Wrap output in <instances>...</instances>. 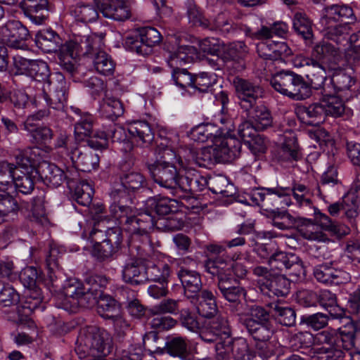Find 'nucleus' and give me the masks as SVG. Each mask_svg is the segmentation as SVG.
I'll use <instances>...</instances> for the list:
<instances>
[{
	"label": "nucleus",
	"mask_w": 360,
	"mask_h": 360,
	"mask_svg": "<svg viewBox=\"0 0 360 360\" xmlns=\"http://www.w3.org/2000/svg\"><path fill=\"white\" fill-rule=\"evenodd\" d=\"M110 195L112 200L109 207L112 217L131 234L132 241L140 240L143 244L150 245L149 231L153 227L151 213L145 212L134 215L129 205L131 198L121 188H112Z\"/></svg>",
	"instance_id": "obj_1"
},
{
	"label": "nucleus",
	"mask_w": 360,
	"mask_h": 360,
	"mask_svg": "<svg viewBox=\"0 0 360 360\" xmlns=\"http://www.w3.org/2000/svg\"><path fill=\"white\" fill-rule=\"evenodd\" d=\"M127 131L130 135L128 138L127 130L122 126L112 124L108 131L102 132L98 137L101 141L96 144L93 140L89 141L91 147L105 148L107 146V139L110 138L112 141L119 144V149L127 153L130 152L134 145L140 147H148L154 140L155 134L150 124L143 120H136L128 124Z\"/></svg>",
	"instance_id": "obj_2"
},
{
	"label": "nucleus",
	"mask_w": 360,
	"mask_h": 360,
	"mask_svg": "<svg viewBox=\"0 0 360 360\" xmlns=\"http://www.w3.org/2000/svg\"><path fill=\"white\" fill-rule=\"evenodd\" d=\"M29 77L43 83L42 94L47 105L57 110H63L68 101L69 85L62 73L56 72L51 76L47 63L35 60Z\"/></svg>",
	"instance_id": "obj_3"
},
{
	"label": "nucleus",
	"mask_w": 360,
	"mask_h": 360,
	"mask_svg": "<svg viewBox=\"0 0 360 360\" xmlns=\"http://www.w3.org/2000/svg\"><path fill=\"white\" fill-rule=\"evenodd\" d=\"M112 348V338L105 329L96 326L80 329L75 347L79 358L105 356L110 353Z\"/></svg>",
	"instance_id": "obj_4"
},
{
	"label": "nucleus",
	"mask_w": 360,
	"mask_h": 360,
	"mask_svg": "<svg viewBox=\"0 0 360 360\" xmlns=\"http://www.w3.org/2000/svg\"><path fill=\"white\" fill-rule=\"evenodd\" d=\"M270 84L276 91L295 101L310 98L314 90L308 80L292 71L276 73L271 77Z\"/></svg>",
	"instance_id": "obj_5"
},
{
	"label": "nucleus",
	"mask_w": 360,
	"mask_h": 360,
	"mask_svg": "<svg viewBox=\"0 0 360 360\" xmlns=\"http://www.w3.org/2000/svg\"><path fill=\"white\" fill-rule=\"evenodd\" d=\"M314 341L328 345L326 348V358L321 357L319 360H341L344 358V350L348 351L354 347L355 333L353 329L347 330L346 328L338 330H326L317 333Z\"/></svg>",
	"instance_id": "obj_6"
},
{
	"label": "nucleus",
	"mask_w": 360,
	"mask_h": 360,
	"mask_svg": "<svg viewBox=\"0 0 360 360\" xmlns=\"http://www.w3.org/2000/svg\"><path fill=\"white\" fill-rule=\"evenodd\" d=\"M316 193H292L295 200V204L300 208L304 213L307 215H315L316 224L324 231L330 232L331 234L338 238H342L348 235L350 229L342 224L333 221L328 215L321 213L317 210L311 199L313 195H318L320 198L323 196L321 187H316Z\"/></svg>",
	"instance_id": "obj_7"
},
{
	"label": "nucleus",
	"mask_w": 360,
	"mask_h": 360,
	"mask_svg": "<svg viewBox=\"0 0 360 360\" xmlns=\"http://www.w3.org/2000/svg\"><path fill=\"white\" fill-rule=\"evenodd\" d=\"M238 321L250 336L257 338H267L271 333L274 332L269 311L257 304H247L246 313L239 315Z\"/></svg>",
	"instance_id": "obj_8"
},
{
	"label": "nucleus",
	"mask_w": 360,
	"mask_h": 360,
	"mask_svg": "<svg viewBox=\"0 0 360 360\" xmlns=\"http://www.w3.org/2000/svg\"><path fill=\"white\" fill-rule=\"evenodd\" d=\"M161 34L153 27H142L136 30L134 35L126 37L124 45L126 49L140 55H148L151 48L161 41Z\"/></svg>",
	"instance_id": "obj_9"
},
{
	"label": "nucleus",
	"mask_w": 360,
	"mask_h": 360,
	"mask_svg": "<svg viewBox=\"0 0 360 360\" xmlns=\"http://www.w3.org/2000/svg\"><path fill=\"white\" fill-rule=\"evenodd\" d=\"M233 85L243 110H249L253 108L257 103H260V99L264 96L263 88L249 79L236 77L233 79Z\"/></svg>",
	"instance_id": "obj_10"
},
{
	"label": "nucleus",
	"mask_w": 360,
	"mask_h": 360,
	"mask_svg": "<svg viewBox=\"0 0 360 360\" xmlns=\"http://www.w3.org/2000/svg\"><path fill=\"white\" fill-rule=\"evenodd\" d=\"M30 38L29 30L19 20H10L0 25V40L10 48L27 50Z\"/></svg>",
	"instance_id": "obj_11"
},
{
	"label": "nucleus",
	"mask_w": 360,
	"mask_h": 360,
	"mask_svg": "<svg viewBox=\"0 0 360 360\" xmlns=\"http://www.w3.org/2000/svg\"><path fill=\"white\" fill-rule=\"evenodd\" d=\"M148 169L155 183L168 190L175 196V186L178 177L179 170L177 166L148 164Z\"/></svg>",
	"instance_id": "obj_12"
},
{
	"label": "nucleus",
	"mask_w": 360,
	"mask_h": 360,
	"mask_svg": "<svg viewBox=\"0 0 360 360\" xmlns=\"http://www.w3.org/2000/svg\"><path fill=\"white\" fill-rule=\"evenodd\" d=\"M271 270H276L280 273L287 271L290 274L300 275L303 271L302 260L295 254L276 251L271 255L268 260Z\"/></svg>",
	"instance_id": "obj_13"
},
{
	"label": "nucleus",
	"mask_w": 360,
	"mask_h": 360,
	"mask_svg": "<svg viewBox=\"0 0 360 360\" xmlns=\"http://www.w3.org/2000/svg\"><path fill=\"white\" fill-rule=\"evenodd\" d=\"M98 10L103 17L118 22H124L131 18V10L124 0H96Z\"/></svg>",
	"instance_id": "obj_14"
},
{
	"label": "nucleus",
	"mask_w": 360,
	"mask_h": 360,
	"mask_svg": "<svg viewBox=\"0 0 360 360\" xmlns=\"http://www.w3.org/2000/svg\"><path fill=\"white\" fill-rule=\"evenodd\" d=\"M58 63L63 70L73 76L77 70V58L82 55L78 42L67 41L58 48Z\"/></svg>",
	"instance_id": "obj_15"
},
{
	"label": "nucleus",
	"mask_w": 360,
	"mask_h": 360,
	"mask_svg": "<svg viewBox=\"0 0 360 360\" xmlns=\"http://www.w3.org/2000/svg\"><path fill=\"white\" fill-rule=\"evenodd\" d=\"M187 300L202 317L212 318L218 311L215 297L212 292L207 289L202 290L198 295H188Z\"/></svg>",
	"instance_id": "obj_16"
},
{
	"label": "nucleus",
	"mask_w": 360,
	"mask_h": 360,
	"mask_svg": "<svg viewBox=\"0 0 360 360\" xmlns=\"http://www.w3.org/2000/svg\"><path fill=\"white\" fill-rule=\"evenodd\" d=\"M332 265V262L324 263L314 268L313 274L318 282L326 285H339L348 280V274L345 271Z\"/></svg>",
	"instance_id": "obj_17"
},
{
	"label": "nucleus",
	"mask_w": 360,
	"mask_h": 360,
	"mask_svg": "<svg viewBox=\"0 0 360 360\" xmlns=\"http://www.w3.org/2000/svg\"><path fill=\"white\" fill-rule=\"evenodd\" d=\"M97 311L103 319L112 320L113 323L124 324L129 327V325L120 315V305L111 296L103 294L99 296L97 302Z\"/></svg>",
	"instance_id": "obj_18"
},
{
	"label": "nucleus",
	"mask_w": 360,
	"mask_h": 360,
	"mask_svg": "<svg viewBox=\"0 0 360 360\" xmlns=\"http://www.w3.org/2000/svg\"><path fill=\"white\" fill-rule=\"evenodd\" d=\"M36 174L48 186L56 188L65 181V172L54 164L44 161L34 169Z\"/></svg>",
	"instance_id": "obj_19"
},
{
	"label": "nucleus",
	"mask_w": 360,
	"mask_h": 360,
	"mask_svg": "<svg viewBox=\"0 0 360 360\" xmlns=\"http://www.w3.org/2000/svg\"><path fill=\"white\" fill-rule=\"evenodd\" d=\"M70 159L75 168L90 172L98 166L99 157L89 148H75L70 152Z\"/></svg>",
	"instance_id": "obj_20"
},
{
	"label": "nucleus",
	"mask_w": 360,
	"mask_h": 360,
	"mask_svg": "<svg viewBox=\"0 0 360 360\" xmlns=\"http://www.w3.org/2000/svg\"><path fill=\"white\" fill-rule=\"evenodd\" d=\"M48 0H22L20 8L25 15L37 25L43 24L48 13Z\"/></svg>",
	"instance_id": "obj_21"
},
{
	"label": "nucleus",
	"mask_w": 360,
	"mask_h": 360,
	"mask_svg": "<svg viewBox=\"0 0 360 360\" xmlns=\"http://www.w3.org/2000/svg\"><path fill=\"white\" fill-rule=\"evenodd\" d=\"M319 25L321 31L325 37L335 41L337 44H342L343 41L348 42L347 37L351 31L349 24L320 18Z\"/></svg>",
	"instance_id": "obj_22"
},
{
	"label": "nucleus",
	"mask_w": 360,
	"mask_h": 360,
	"mask_svg": "<svg viewBox=\"0 0 360 360\" xmlns=\"http://www.w3.org/2000/svg\"><path fill=\"white\" fill-rule=\"evenodd\" d=\"M319 25L321 31L325 37L335 41L337 44H342L343 41L348 42L347 37L351 31L349 24L320 18Z\"/></svg>",
	"instance_id": "obj_23"
},
{
	"label": "nucleus",
	"mask_w": 360,
	"mask_h": 360,
	"mask_svg": "<svg viewBox=\"0 0 360 360\" xmlns=\"http://www.w3.org/2000/svg\"><path fill=\"white\" fill-rule=\"evenodd\" d=\"M321 19L341 22L346 21L345 24H351L356 20L352 8L343 4H332L324 7L322 11Z\"/></svg>",
	"instance_id": "obj_24"
},
{
	"label": "nucleus",
	"mask_w": 360,
	"mask_h": 360,
	"mask_svg": "<svg viewBox=\"0 0 360 360\" xmlns=\"http://www.w3.org/2000/svg\"><path fill=\"white\" fill-rule=\"evenodd\" d=\"M146 266L141 260L136 258L129 259L123 266L122 278L125 283L131 285H139L146 281Z\"/></svg>",
	"instance_id": "obj_25"
},
{
	"label": "nucleus",
	"mask_w": 360,
	"mask_h": 360,
	"mask_svg": "<svg viewBox=\"0 0 360 360\" xmlns=\"http://www.w3.org/2000/svg\"><path fill=\"white\" fill-rule=\"evenodd\" d=\"M218 162H228L237 158L240 153L241 142L236 139H222L213 145Z\"/></svg>",
	"instance_id": "obj_26"
},
{
	"label": "nucleus",
	"mask_w": 360,
	"mask_h": 360,
	"mask_svg": "<svg viewBox=\"0 0 360 360\" xmlns=\"http://www.w3.org/2000/svg\"><path fill=\"white\" fill-rule=\"evenodd\" d=\"M271 213L273 214V225L281 230H287L313 224L311 219L294 217L288 212L279 211L278 209H276V210L273 211Z\"/></svg>",
	"instance_id": "obj_27"
},
{
	"label": "nucleus",
	"mask_w": 360,
	"mask_h": 360,
	"mask_svg": "<svg viewBox=\"0 0 360 360\" xmlns=\"http://www.w3.org/2000/svg\"><path fill=\"white\" fill-rule=\"evenodd\" d=\"M164 349L170 356L179 357L182 360H193V356L188 348V340L186 338L181 336L172 337L166 342L165 347H156L153 352L162 354Z\"/></svg>",
	"instance_id": "obj_28"
},
{
	"label": "nucleus",
	"mask_w": 360,
	"mask_h": 360,
	"mask_svg": "<svg viewBox=\"0 0 360 360\" xmlns=\"http://www.w3.org/2000/svg\"><path fill=\"white\" fill-rule=\"evenodd\" d=\"M122 241V231L119 227L108 229L105 231V238L102 240L98 250V258L101 260L110 258L120 248Z\"/></svg>",
	"instance_id": "obj_29"
},
{
	"label": "nucleus",
	"mask_w": 360,
	"mask_h": 360,
	"mask_svg": "<svg viewBox=\"0 0 360 360\" xmlns=\"http://www.w3.org/2000/svg\"><path fill=\"white\" fill-rule=\"evenodd\" d=\"M120 180V185L114 188H121L126 191L129 196L131 193H134L143 188L146 184V178L141 173L134 169L126 170L124 167L122 169Z\"/></svg>",
	"instance_id": "obj_30"
},
{
	"label": "nucleus",
	"mask_w": 360,
	"mask_h": 360,
	"mask_svg": "<svg viewBox=\"0 0 360 360\" xmlns=\"http://www.w3.org/2000/svg\"><path fill=\"white\" fill-rule=\"evenodd\" d=\"M177 276L182 284L186 299L188 295H198L202 290L201 277L197 271L180 266Z\"/></svg>",
	"instance_id": "obj_31"
},
{
	"label": "nucleus",
	"mask_w": 360,
	"mask_h": 360,
	"mask_svg": "<svg viewBox=\"0 0 360 360\" xmlns=\"http://www.w3.org/2000/svg\"><path fill=\"white\" fill-rule=\"evenodd\" d=\"M67 293L70 296H76L78 307L90 308L97 304L99 296L93 292L92 289H87L82 283L75 281L67 286Z\"/></svg>",
	"instance_id": "obj_32"
},
{
	"label": "nucleus",
	"mask_w": 360,
	"mask_h": 360,
	"mask_svg": "<svg viewBox=\"0 0 360 360\" xmlns=\"http://www.w3.org/2000/svg\"><path fill=\"white\" fill-rule=\"evenodd\" d=\"M321 101L313 103L299 109V117L302 122L310 126H318L323 123L326 118V111Z\"/></svg>",
	"instance_id": "obj_33"
},
{
	"label": "nucleus",
	"mask_w": 360,
	"mask_h": 360,
	"mask_svg": "<svg viewBox=\"0 0 360 360\" xmlns=\"http://www.w3.org/2000/svg\"><path fill=\"white\" fill-rule=\"evenodd\" d=\"M354 197L352 193L345 194L341 200L330 205L328 207V211L332 217L338 216L340 212H343L349 219L356 217L360 212L357 205H355L352 200Z\"/></svg>",
	"instance_id": "obj_34"
},
{
	"label": "nucleus",
	"mask_w": 360,
	"mask_h": 360,
	"mask_svg": "<svg viewBox=\"0 0 360 360\" xmlns=\"http://www.w3.org/2000/svg\"><path fill=\"white\" fill-rule=\"evenodd\" d=\"M243 111L246 112L248 119L255 124L257 129L263 131L272 124L271 112L261 101L249 110Z\"/></svg>",
	"instance_id": "obj_35"
},
{
	"label": "nucleus",
	"mask_w": 360,
	"mask_h": 360,
	"mask_svg": "<svg viewBox=\"0 0 360 360\" xmlns=\"http://www.w3.org/2000/svg\"><path fill=\"white\" fill-rule=\"evenodd\" d=\"M174 141L162 139L155 150L156 160L153 164L177 166L176 147Z\"/></svg>",
	"instance_id": "obj_36"
},
{
	"label": "nucleus",
	"mask_w": 360,
	"mask_h": 360,
	"mask_svg": "<svg viewBox=\"0 0 360 360\" xmlns=\"http://www.w3.org/2000/svg\"><path fill=\"white\" fill-rule=\"evenodd\" d=\"M229 261H231L229 259V255L226 257H217L213 259H208L205 262L204 268L206 272L217 278V282H221L230 278Z\"/></svg>",
	"instance_id": "obj_37"
},
{
	"label": "nucleus",
	"mask_w": 360,
	"mask_h": 360,
	"mask_svg": "<svg viewBox=\"0 0 360 360\" xmlns=\"http://www.w3.org/2000/svg\"><path fill=\"white\" fill-rule=\"evenodd\" d=\"M81 54L90 59L97 56L100 52H103V36L102 34H93L84 36L78 42Z\"/></svg>",
	"instance_id": "obj_38"
},
{
	"label": "nucleus",
	"mask_w": 360,
	"mask_h": 360,
	"mask_svg": "<svg viewBox=\"0 0 360 360\" xmlns=\"http://www.w3.org/2000/svg\"><path fill=\"white\" fill-rule=\"evenodd\" d=\"M221 132L219 128L211 123H202L194 127L190 131V137L192 140L204 143L209 140L212 142H217Z\"/></svg>",
	"instance_id": "obj_39"
},
{
	"label": "nucleus",
	"mask_w": 360,
	"mask_h": 360,
	"mask_svg": "<svg viewBox=\"0 0 360 360\" xmlns=\"http://www.w3.org/2000/svg\"><path fill=\"white\" fill-rule=\"evenodd\" d=\"M73 111L79 117L75 123V135L76 139L82 140L84 137L91 136L93 134L94 117L88 113H82L80 109L72 108Z\"/></svg>",
	"instance_id": "obj_40"
},
{
	"label": "nucleus",
	"mask_w": 360,
	"mask_h": 360,
	"mask_svg": "<svg viewBox=\"0 0 360 360\" xmlns=\"http://www.w3.org/2000/svg\"><path fill=\"white\" fill-rule=\"evenodd\" d=\"M37 46L44 52H56L60 44L59 35L51 30H44L39 32L35 37Z\"/></svg>",
	"instance_id": "obj_41"
},
{
	"label": "nucleus",
	"mask_w": 360,
	"mask_h": 360,
	"mask_svg": "<svg viewBox=\"0 0 360 360\" xmlns=\"http://www.w3.org/2000/svg\"><path fill=\"white\" fill-rule=\"evenodd\" d=\"M265 289H262L261 292L268 296L275 295L277 297H286L290 292V282L285 276L281 275H276L266 283Z\"/></svg>",
	"instance_id": "obj_42"
},
{
	"label": "nucleus",
	"mask_w": 360,
	"mask_h": 360,
	"mask_svg": "<svg viewBox=\"0 0 360 360\" xmlns=\"http://www.w3.org/2000/svg\"><path fill=\"white\" fill-rule=\"evenodd\" d=\"M147 205L158 215H166L179 210V202L175 199L157 195L148 200Z\"/></svg>",
	"instance_id": "obj_43"
},
{
	"label": "nucleus",
	"mask_w": 360,
	"mask_h": 360,
	"mask_svg": "<svg viewBox=\"0 0 360 360\" xmlns=\"http://www.w3.org/2000/svg\"><path fill=\"white\" fill-rule=\"evenodd\" d=\"M200 180L202 181V187L199 188V190H202L205 186L209 189L216 194H221L224 196H229L232 195L231 191L233 188V185L230 184L229 179L223 175H217L210 178L207 180L205 177H200Z\"/></svg>",
	"instance_id": "obj_44"
},
{
	"label": "nucleus",
	"mask_w": 360,
	"mask_h": 360,
	"mask_svg": "<svg viewBox=\"0 0 360 360\" xmlns=\"http://www.w3.org/2000/svg\"><path fill=\"white\" fill-rule=\"evenodd\" d=\"M289 191L288 188L282 186L266 188L262 207L271 212L276 210L281 202V198L289 195Z\"/></svg>",
	"instance_id": "obj_45"
},
{
	"label": "nucleus",
	"mask_w": 360,
	"mask_h": 360,
	"mask_svg": "<svg viewBox=\"0 0 360 360\" xmlns=\"http://www.w3.org/2000/svg\"><path fill=\"white\" fill-rule=\"evenodd\" d=\"M172 270L170 265L159 262L157 264L146 266V281H153L159 283H168Z\"/></svg>",
	"instance_id": "obj_46"
},
{
	"label": "nucleus",
	"mask_w": 360,
	"mask_h": 360,
	"mask_svg": "<svg viewBox=\"0 0 360 360\" xmlns=\"http://www.w3.org/2000/svg\"><path fill=\"white\" fill-rule=\"evenodd\" d=\"M91 60L94 69L98 74L105 77H111L114 75L116 63L111 56L105 51L100 52Z\"/></svg>",
	"instance_id": "obj_47"
},
{
	"label": "nucleus",
	"mask_w": 360,
	"mask_h": 360,
	"mask_svg": "<svg viewBox=\"0 0 360 360\" xmlns=\"http://www.w3.org/2000/svg\"><path fill=\"white\" fill-rule=\"evenodd\" d=\"M305 76L314 90L319 91L321 96L334 94L333 87L329 84L326 71L306 73Z\"/></svg>",
	"instance_id": "obj_48"
},
{
	"label": "nucleus",
	"mask_w": 360,
	"mask_h": 360,
	"mask_svg": "<svg viewBox=\"0 0 360 360\" xmlns=\"http://www.w3.org/2000/svg\"><path fill=\"white\" fill-rule=\"evenodd\" d=\"M292 25L298 35L307 42H311L313 37L312 22L306 13L296 12L293 16Z\"/></svg>",
	"instance_id": "obj_49"
},
{
	"label": "nucleus",
	"mask_w": 360,
	"mask_h": 360,
	"mask_svg": "<svg viewBox=\"0 0 360 360\" xmlns=\"http://www.w3.org/2000/svg\"><path fill=\"white\" fill-rule=\"evenodd\" d=\"M233 278H228L221 282H217L218 289L222 297L230 302H237L242 295H245V290L239 285H232Z\"/></svg>",
	"instance_id": "obj_50"
},
{
	"label": "nucleus",
	"mask_w": 360,
	"mask_h": 360,
	"mask_svg": "<svg viewBox=\"0 0 360 360\" xmlns=\"http://www.w3.org/2000/svg\"><path fill=\"white\" fill-rule=\"evenodd\" d=\"M275 320L285 326H292L296 321V313L293 308L279 303L271 304Z\"/></svg>",
	"instance_id": "obj_51"
},
{
	"label": "nucleus",
	"mask_w": 360,
	"mask_h": 360,
	"mask_svg": "<svg viewBox=\"0 0 360 360\" xmlns=\"http://www.w3.org/2000/svg\"><path fill=\"white\" fill-rule=\"evenodd\" d=\"M278 160L281 162L297 161L301 158L299 146L295 137L285 140L278 153Z\"/></svg>",
	"instance_id": "obj_52"
},
{
	"label": "nucleus",
	"mask_w": 360,
	"mask_h": 360,
	"mask_svg": "<svg viewBox=\"0 0 360 360\" xmlns=\"http://www.w3.org/2000/svg\"><path fill=\"white\" fill-rule=\"evenodd\" d=\"M352 73L340 70L335 72L331 78H329V84L333 86L334 94L338 91L349 90L355 84L356 79Z\"/></svg>",
	"instance_id": "obj_53"
},
{
	"label": "nucleus",
	"mask_w": 360,
	"mask_h": 360,
	"mask_svg": "<svg viewBox=\"0 0 360 360\" xmlns=\"http://www.w3.org/2000/svg\"><path fill=\"white\" fill-rule=\"evenodd\" d=\"M321 102L326 110V116L339 117L345 112V108L342 100L335 96V94L322 96Z\"/></svg>",
	"instance_id": "obj_54"
},
{
	"label": "nucleus",
	"mask_w": 360,
	"mask_h": 360,
	"mask_svg": "<svg viewBox=\"0 0 360 360\" xmlns=\"http://www.w3.org/2000/svg\"><path fill=\"white\" fill-rule=\"evenodd\" d=\"M72 15L79 22H91L98 17V10L91 5L77 4L70 11Z\"/></svg>",
	"instance_id": "obj_55"
},
{
	"label": "nucleus",
	"mask_w": 360,
	"mask_h": 360,
	"mask_svg": "<svg viewBox=\"0 0 360 360\" xmlns=\"http://www.w3.org/2000/svg\"><path fill=\"white\" fill-rule=\"evenodd\" d=\"M196 153L186 146L180 145L176 148V164L181 169L187 170L195 164Z\"/></svg>",
	"instance_id": "obj_56"
},
{
	"label": "nucleus",
	"mask_w": 360,
	"mask_h": 360,
	"mask_svg": "<svg viewBox=\"0 0 360 360\" xmlns=\"http://www.w3.org/2000/svg\"><path fill=\"white\" fill-rule=\"evenodd\" d=\"M102 115L110 120H114L124 113L122 103L116 98H106L101 105Z\"/></svg>",
	"instance_id": "obj_57"
},
{
	"label": "nucleus",
	"mask_w": 360,
	"mask_h": 360,
	"mask_svg": "<svg viewBox=\"0 0 360 360\" xmlns=\"http://www.w3.org/2000/svg\"><path fill=\"white\" fill-rule=\"evenodd\" d=\"M319 304L328 311L329 314L336 317L340 311V308L338 304L337 297L335 293H333L330 290H323L318 294L317 299Z\"/></svg>",
	"instance_id": "obj_58"
},
{
	"label": "nucleus",
	"mask_w": 360,
	"mask_h": 360,
	"mask_svg": "<svg viewBox=\"0 0 360 360\" xmlns=\"http://www.w3.org/2000/svg\"><path fill=\"white\" fill-rule=\"evenodd\" d=\"M153 219V227L164 232H173L181 229L184 226L182 220L176 217H158L155 219V217L151 214Z\"/></svg>",
	"instance_id": "obj_59"
},
{
	"label": "nucleus",
	"mask_w": 360,
	"mask_h": 360,
	"mask_svg": "<svg viewBox=\"0 0 360 360\" xmlns=\"http://www.w3.org/2000/svg\"><path fill=\"white\" fill-rule=\"evenodd\" d=\"M20 174L15 173L13 182L15 185L17 192L21 193L24 195H27L32 193L34 188V177L31 173L20 172Z\"/></svg>",
	"instance_id": "obj_60"
},
{
	"label": "nucleus",
	"mask_w": 360,
	"mask_h": 360,
	"mask_svg": "<svg viewBox=\"0 0 360 360\" xmlns=\"http://www.w3.org/2000/svg\"><path fill=\"white\" fill-rule=\"evenodd\" d=\"M200 177L198 176L195 179L190 178L187 176L181 175L179 172L176 185L175 186V195H177L180 191L188 193L196 189L199 190V188L202 187V183Z\"/></svg>",
	"instance_id": "obj_61"
},
{
	"label": "nucleus",
	"mask_w": 360,
	"mask_h": 360,
	"mask_svg": "<svg viewBox=\"0 0 360 360\" xmlns=\"http://www.w3.org/2000/svg\"><path fill=\"white\" fill-rule=\"evenodd\" d=\"M18 170L14 164L5 161L0 162V191L8 190Z\"/></svg>",
	"instance_id": "obj_62"
},
{
	"label": "nucleus",
	"mask_w": 360,
	"mask_h": 360,
	"mask_svg": "<svg viewBox=\"0 0 360 360\" xmlns=\"http://www.w3.org/2000/svg\"><path fill=\"white\" fill-rule=\"evenodd\" d=\"M328 321V317L323 313H316L313 314H304L300 318V323L306 325L314 330L323 328Z\"/></svg>",
	"instance_id": "obj_63"
},
{
	"label": "nucleus",
	"mask_w": 360,
	"mask_h": 360,
	"mask_svg": "<svg viewBox=\"0 0 360 360\" xmlns=\"http://www.w3.org/2000/svg\"><path fill=\"white\" fill-rule=\"evenodd\" d=\"M93 193L94 191L91 185L87 182L82 181L76 187L72 198L78 204L82 206H89L92 201Z\"/></svg>",
	"instance_id": "obj_64"
}]
</instances>
